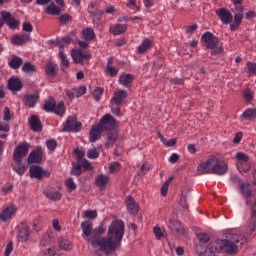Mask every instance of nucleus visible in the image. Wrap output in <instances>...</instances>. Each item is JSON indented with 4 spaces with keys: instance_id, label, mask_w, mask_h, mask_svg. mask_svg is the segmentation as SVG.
I'll use <instances>...</instances> for the list:
<instances>
[{
    "instance_id": "1",
    "label": "nucleus",
    "mask_w": 256,
    "mask_h": 256,
    "mask_svg": "<svg viewBox=\"0 0 256 256\" xmlns=\"http://www.w3.org/2000/svg\"><path fill=\"white\" fill-rule=\"evenodd\" d=\"M243 237L239 234H226L225 238L210 241L207 247L198 244L196 253L199 256H216L217 253H226L227 255H237L241 247Z\"/></svg>"
},
{
    "instance_id": "2",
    "label": "nucleus",
    "mask_w": 256,
    "mask_h": 256,
    "mask_svg": "<svg viewBox=\"0 0 256 256\" xmlns=\"http://www.w3.org/2000/svg\"><path fill=\"white\" fill-rule=\"evenodd\" d=\"M123 235H125V223L123 220H113L108 227L106 240H102L107 256L115 253L121 247Z\"/></svg>"
},
{
    "instance_id": "3",
    "label": "nucleus",
    "mask_w": 256,
    "mask_h": 256,
    "mask_svg": "<svg viewBox=\"0 0 256 256\" xmlns=\"http://www.w3.org/2000/svg\"><path fill=\"white\" fill-rule=\"evenodd\" d=\"M197 171L202 175H225L229 171V165L225 160L212 155L208 158V160L200 163L197 167Z\"/></svg>"
},
{
    "instance_id": "4",
    "label": "nucleus",
    "mask_w": 256,
    "mask_h": 256,
    "mask_svg": "<svg viewBox=\"0 0 256 256\" xmlns=\"http://www.w3.org/2000/svg\"><path fill=\"white\" fill-rule=\"evenodd\" d=\"M113 127H115V118L111 114L104 115L98 125L92 126L89 137L90 143L99 141L101 133L105 130L113 129Z\"/></svg>"
},
{
    "instance_id": "5",
    "label": "nucleus",
    "mask_w": 256,
    "mask_h": 256,
    "mask_svg": "<svg viewBox=\"0 0 256 256\" xmlns=\"http://www.w3.org/2000/svg\"><path fill=\"white\" fill-rule=\"evenodd\" d=\"M103 233H105V228H103V226L95 228L92 232V237L90 240V244L94 249V253L98 256L103 255V253L107 255V248H105V244L103 243V241L107 240V237L101 238Z\"/></svg>"
},
{
    "instance_id": "6",
    "label": "nucleus",
    "mask_w": 256,
    "mask_h": 256,
    "mask_svg": "<svg viewBox=\"0 0 256 256\" xmlns=\"http://www.w3.org/2000/svg\"><path fill=\"white\" fill-rule=\"evenodd\" d=\"M201 43L206 49H211V55H219L223 52V43L211 32H206L202 35Z\"/></svg>"
},
{
    "instance_id": "7",
    "label": "nucleus",
    "mask_w": 256,
    "mask_h": 256,
    "mask_svg": "<svg viewBox=\"0 0 256 256\" xmlns=\"http://www.w3.org/2000/svg\"><path fill=\"white\" fill-rule=\"evenodd\" d=\"M127 95L128 94L125 90H118L114 92V96L110 100L113 115H117V117H119L121 113V105H123L125 99H127Z\"/></svg>"
},
{
    "instance_id": "8",
    "label": "nucleus",
    "mask_w": 256,
    "mask_h": 256,
    "mask_svg": "<svg viewBox=\"0 0 256 256\" xmlns=\"http://www.w3.org/2000/svg\"><path fill=\"white\" fill-rule=\"evenodd\" d=\"M43 109L47 113H55L56 115H60V117H63V115H65V103L59 102L57 105L55 98L51 96L44 101Z\"/></svg>"
},
{
    "instance_id": "9",
    "label": "nucleus",
    "mask_w": 256,
    "mask_h": 256,
    "mask_svg": "<svg viewBox=\"0 0 256 256\" xmlns=\"http://www.w3.org/2000/svg\"><path fill=\"white\" fill-rule=\"evenodd\" d=\"M63 131L77 133L81 131V122L77 121V116H69L64 124Z\"/></svg>"
},
{
    "instance_id": "10",
    "label": "nucleus",
    "mask_w": 256,
    "mask_h": 256,
    "mask_svg": "<svg viewBox=\"0 0 256 256\" xmlns=\"http://www.w3.org/2000/svg\"><path fill=\"white\" fill-rule=\"evenodd\" d=\"M29 153V143L24 142L18 145L13 152V161H23V157H27Z\"/></svg>"
},
{
    "instance_id": "11",
    "label": "nucleus",
    "mask_w": 256,
    "mask_h": 256,
    "mask_svg": "<svg viewBox=\"0 0 256 256\" xmlns=\"http://www.w3.org/2000/svg\"><path fill=\"white\" fill-rule=\"evenodd\" d=\"M234 22L230 24L231 31H237L239 29V25L243 21V13H245V8L243 6H236L234 8Z\"/></svg>"
},
{
    "instance_id": "12",
    "label": "nucleus",
    "mask_w": 256,
    "mask_h": 256,
    "mask_svg": "<svg viewBox=\"0 0 256 256\" xmlns=\"http://www.w3.org/2000/svg\"><path fill=\"white\" fill-rule=\"evenodd\" d=\"M81 229L83 239L91 243V237H93V222H91V220L82 222Z\"/></svg>"
},
{
    "instance_id": "13",
    "label": "nucleus",
    "mask_w": 256,
    "mask_h": 256,
    "mask_svg": "<svg viewBox=\"0 0 256 256\" xmlns=\"http://www.w3.org/2000/svg\"><path fill=\"white\" fill-rule=\"evenodd\" d=\"M31 179L41 180L43 177H49V172L43 170L42 167L38 165H32L29 170Z\"/></svg>"
},
{
    "instance_id": "14",
    "label": "nucleus",
    "mask_w": 256,
    "mask_h": 256,
    "mask_svg": "<svg viewBox=\"0 0 256 256\" xmlns=\"http://www.w3.org/2000/svg\"><path fill=\"white\" fill-rule=\"evenodd\" d=\"M0 15L6 25H8L9 29H17L19 27V21L15 19L10 12L3 10L0 12Z\"/></svg>"
},
{
    "instance_id": "15",
    "label": "nucleus",
    "mask_w": 256,
    "mask_h": 256,
    "mask_svg": "<svg viewBox=\"0 0 256 256\" xmlns=\"http://www.w3.org/2000/svg\"><path fill=\"white\" fill-rule=\"evenodd\" d=\"M30 234L31 229L29 228V225H27V222H22L18 231V241H21V243L29 241Z\"/></svg>"
},
{
    "instance_id": "16",
    "label": "nucleus",
    "mask_w": 256,
    "mask_h": 256,
    "mask_svg": "<svg viewBox=\"0 0 256 256\" xmlns=\"http://www.w3.org/2000/svg\"><path fill=\"white\" fill-rule=\"evenodd\" d=\"M72 59L74 63H83L85 59H91V53L81 49L72 50Z\"/></svg>"
},
{
    "instance_id": "17",
    "label": "nucleus",
    "mask_w": 256,
    "mask_h": 256,
    "mask_svg": "<svg viewBox=\"0 0 256 256\" xmlns=\"http://www.w3.org/2000/svg\"><path fill=\"white\" fill-rule=\"evenodd\" d=\"M215 13L222 23H224V25H229V23L233 21V14H231V12L225 8L217 9L215 10Z\"/></svg>"
},
{
    "instance_id": "18",
    "label": "nucleus",
    "mask_w": 256,
    "mask_h": 256,
    "mask_svg": "<svg viewBox=\"0 0 256 256\" xmlns=\"http://www.w3.org/2000/svg\"><path fill=\"white\" fill-rule=\"evenodd\" d=\"M41 161H43V150H41V147H38L29 154L27 163L28 165H33V163H41Z\"/></svg>"
},
{
    "instance_id": "19",
    "label": "nucleus",
    "mask_w": 256,
    "mask_h": 256,
    "mask_svg": "<svg viewBox=\"0 0 256 256\" xmlns=\"http://www.w3.org/2000/svg\"><path fill=\"white\" fill-rule=\"evenodd\" d=\"M11 167L14 173H17L19 177H23L25 173H27V169H29V166H27V164H23V161L20 160H13Z\"/></svg>"
},
{
    "instance_id": "20",
    "label": "nucleus",
    "mask_w": 256,
    "mask_h": 256,
    "mask_svg": "<svg viewBox=\"0 0 256 256\" xmlns=\"http://www.w3.org/2000/svg\"><path fill=\"white\" fill-rule=\"evenodd\" d=\"M125 205L130 215H137L139 213V204L132 196H127L125 199Z\"/></svg>"
},
{
    "instance_id": "21",
    "label": "nucleus",
    "mask_w": 256,
    "mask_h": 256,
    "mask_svg": "<svg viewBox=\"0 0 256 256\" xmlns=\"http://www.w3.org/2000/svg\"><path fill=\"white\" fill-rule=\"evenodd\" d=\"M169 223H170V226H169L170 229H172V231H175L177 235H181L182 237H187V229L183 227V224H181V222L175 219H171Z\"/></svg>"
},
{
    "instance_id": "22",
    "label": "nucleus",
    "mask_w": 256,
    "mask_h": 256,
    "mask_svg": "<svg viewBox=\"0 0 256 256\" xmlns=\"http://www.w3.org/2000/svg\"><path fill=\"white\" fill-rule=\"evenodd\" d=\"M17 213V206L10 205L6 209H4L0 213V221H3V223H7L11 217H13V214Z\"/></svg>"
},
{
    "instance_id": "23",
    "label": "nucleus",
    "mask_w": 256,
    "mask_h": 256,
    "mask_svg": "<svg viewBox=\"0 0 256 256\" xmlns=\"http://www.w3.org/2000/svg\"><path fill=\"white\" fill-rule=\"evenodd\" d=\"M39 101V94L34 93V94H29L23 97V104L26 107H29V109H33L35 105H37V102Z\"/></svg>"
},
{
    "instance_id": "24",
    "label": "nucleus",
    "mask_w": 256,
    "mask_h": 256,
    "mask_svg": "<svg viewBox=\"0 0 256 256\" xmlns=\"http://www.w3.org/2000/svg\"><path fill=\"white\" fill-rule=\"evenodd\" d=\"M117 121L115 120L114 127L106 130L107 133V142L105 143V147H113L115 145V141H117V131L115 130V124Z\"/></svg>"
},
{
    "instance_id": "25",
    "label": "nucleus",
    "mask_w": 256,
    "mask_h": 256,
    "mask_svg": "<svg viewBox=\"0 0 256 256\" xmlns=\"http://www.w3.org/2000/svg\"><path fill=\"white\" fill-rule=\"evenodd\" d=\"M29 123L30 129H32V131H34L35 133L43 131V124L41 123V119H39V116L32 115Z\"/></svg>"
},
{
    "instance_id": "26",
    "label": "nucleus",
    "mask_w": 256,
    "mask_h": 256,
    "mask_svg": "<svg viewBox=\"0 0 256 256\" xmlns=\"http://www.w3.org/2000/svg\"><path fill=\"white\" fill-rule=\"evenodd\" d=\"M239 187H240L241 194L243 195V197L246 198V205H250L251 202H249V197L253 195V189H251V185L245 182V183H241Z\"/></svg>"
},
{
    "instance_id": "27",
    "label": "nucleus",
    "mask_w": 256,
    "mask_h": 256,
    "mask_svg": "<svg viewBox=\"0 0 256 256\" xmlns=\"http://www.w3.org/2000/svg\"><path fill=\"white\" fill-rule=\"evenodd\" d=\"M8 89L10 91H21L23 89V82L17 77H11L8 80Z\"/></svg>"
},
{
    "instance_id": "28",
    "label": "nucleus",
    "mask_w": 256,
    "mask_h": 256,
    "mask_svg": "<svg viewBox=\"0 0 256 256\" xmlns=\"http://www.w3.org/2000/svg\"><path fill=\"white\" fill-rule=\"evenodd\" d=\"M109 181H110L109 175L100 174L95 179V185H96V187H99L100 189H105V187H107V183H109Z\"/></svg>"
},
{
    "instance_id": "29",
    "label": "nucleus",
    "mask_w": 256,
    "mask_h": 256,
    "mask_svg": "<svg viewBox=\"0 0 256 256\" xmlns=\"http://www.w3.org/2000/svg\"><path fill=\"white\" fill-rule=\"evenodd\" d=\"M31 39V34H22V35H15L12 38L13 45H23L24 43H27Z\"/></svg>"
},
{
    "instance_id": "30",
    "label": "nucleus",
    "mask_w": 256,
    "mask_h": 256,
    "mask_svg": "<svg viewBox=\"0 0 256 256\" xmlns=\"http://www.w3.org/2000/svg\"><path fill=\"white\" fill-rule=\"evenodd\" d=\"M44 195L45 197H47V199H50V201H61V193L57 190H48V191H44Z\"/></svg>"
},
{
    "instance_id": "31",
    "label": "nucleus",
    "mask_w": 256,
    "mask_h": 256,
    "mask_svg": "<svg viewBox=\"0 0 256 256\" xmlns=\"http://www.w3.org/2000/svg\"><path fill=\"white\" fill-rule=\"evenodd\" d=\"M196 239H198L199 243L196 244L197 245H203V247H207L209 244H205V243H209V241L211 240V236H209V234L207 233H198L196 234ZM195 249L197 250V247H195Z\"/></svg>"
},
{
    "instance_id": "32",
    "label": "nucleus",
    "mask_w": 256,
    "mask_h": 256,
    "mask_svg": "<svg viewBox=\"0 0 256 256\" xmlns=\"http://www.w3.org/2000/svg\"><path fill=\"white\" fill-rule=\"evenodd\" d=\"M242 119H245L246 121H253L256 119V109L255 108H248L246 109L242 115Z\"/></svg>"
},
{
    "instance_id": "33",
    "label": "nucleus",
    "mask_w": 256,
    "mask_h": 256,
    "mask_svg": "<svg viewBox=\"0 0 256 256\" xmlns=\"http://www.w3.org/2000/svg\"><path fill=\"white\" fill-rule=\"evenodd\" d=\"M110 31L113 35H122L127 31V24H115L110 28Z\"/></svg>"
},
{
    "instance_id": "34",
    "label": "nucleus",
    "mask_w": 256,
    "mask_h": 256,
    "mask_svg": "<svg viewBox=\"0 0 256 256\" xmlns=\"http://www.w3.org/2000/svg\"><path fill=\"white\" fill-rule=\"evenodd\" d=\"M153 45V43L150 41L149 38L145 39L141 45L138 46V53L140 55H143V53H147V51H149V49H151V46Z\"/></svg>"
},
{
    "instance_id": "35",
    "label": "nucleus",
    "mask_w": 256,
    "mask_h": 256,
    "mask_svg": "<svg viewBox=\"0 0 256 256\" xmlns=\"http://www.w3.org/2000/svg\"><path fill=\"white\" fill-rule=\"evenodd\" d=\"M82 37L84 41H93L95 39V31L92 30V28H84L82 30Z\"/></svg>"
},
{
    "instance_id": "36",
    "label": "nucleus",
    "mask_w": 256,
    "mask_h": 256,
    "mask_svg": "<svg viewBox=\"0 0 256 256\" xmlns=\"http://www.w3.org/2000/svg\"><path fill=\"white\" fill-rule=\"evenodd\" d=\"M133 82V75L131 74H122L119 78V83L124 85V87H130Z\"/></svg>"
},
{
    "instance_id": "37",
    "label": "nucleus",
    "mask_w": 256,
    "mask_h": 256,
    "mask_svg": "<svg viewBox=\"0 0 256 256\" xmlns=\"http://www.w3.org/2000/svg\"><path fill=\"white\" fill-rule=\"evenodd\" d=\"M46 74L48 77H56L57 75V64L48 62L46 66Z\"/></svg>"
},
{
    "instance_id": "38",
    "label": "nucleus",
    "mask_w": 256,
    "mask_h": 256,
    "mask_svg": "<svg viewBox=\"0 0 256 256\" xmlns=\"http://www.w3.org/2000/svg\"><path fill=\"white\" fill-rule=\"evenodd\" d=\"M8 65L11 67V69H19V67L23 65V59L18 56H13Z\"/></svg>"
},
{
    "instance_id": "39",
    "label": "nucleus",
    "mask_w": 256,
    "mask_h": 256,
    "mask_svg": "<svg viewBox=\"0 0 256 256\" xmlns=\"http://www.w3.org/2000/svg\"><path fill=\"white\" fill-rule=\"evenodd\" d=\"M59 57L61 59L62 71L65 72V69H69V59L63 50L59 51Z\"/></svg>"
},
{
    "instance_id": "40",
    "label": "nucleus",
    "mask_w": 256,
    "mask_h": 256,
    "mask_svg": "<svg viewBox=\"0 0 256 256\" xmlns=\"http://www.w3.org/2000/svg\"><path fill=\"white\" fill-rule=\"evenodd\" d=\"M23 73H36L37 66L33 65L31 62H25L22 66Z\"/></svg>"
},
{
    "instance_id": "41",
    "label": "nucleus",
    "mask_w": 256,
    "mask_h": 256,
    "mask_svg": "<svg viewBox=\"0 0 256 256\" xmlns=\"http://www.w3.org/2000/svg\"><path fill=\"white\" fill-rule=\"evenodd\" d=\"M46 13L48 15H59L61 13V8L57 7L55 4H51L47 6Z\"/></svg>"
},
{
    "instance_id": "42",
    "label": "nucleus",
    "mask_w": 256,
    "mask_h": 256,
    "mask_svg": "<svg viewBox=\"0 0 256 256\" xmlns=\"http://www.w3.org/2000/svg\"><path fill=\"white\" fill-rule=\"evenodd\" d=\"M187 199H191V192H186L180 198V206L182 209H189V205L187 204Z\"/></svg>"
},
{
    "instance_id": "43",
    "label": "nucleus",
    "mask_w": 256,
    "mask_h": 256,
    "mask_svg": "<svg viewBox=\"0 0 256 256\" xmlns=\"http://www.w3.org/2000/svg\"><path fill=\"white\" fill-rule=\"evenodd\" d=\"M173 181V177H170L167 179V181H165V183L162 185L161 187V195L163 197H167V191H169V185H171Z\"/></svg>"
},
{
    "instance_id": "44",
    "label": "nucleus",
    "mask_w": 256,
    "mask_h": 256,
    "mask_svg": "<svg viewBox=\"0 0 256 256\" xmlns=\"http://www.w3.org/2000/svg\"><path fill=\"white\" fill-rule=\"evenodd\" d=\"M71 43V37L64 36L61 40L58 41V46L60 47V51H63V47H68Z\"/></svg>"
},
{
    "instance_id": "45",
    "label": "nucleus",
    "mask_w": 256,
    "mask_h": 256,
    "mask_svg": "<svg viewBox=\"0 0 256 256\" xmlns=\"http://www.w3.org/2000/svg\"><path fill=\"white\" fill-rule=\"evenodd\" d=\"M40 245L41 247H47V245H51V234L46 233L43 235V237L40 239Z\"/></svg>"
},
{
    "instance_id": "46",
    "label": "nucleus",
    "mask_w": 256,
    "mask_h": 256,
    "mask_svg": "<svg viewBox=\"0 0 256 256\" xmlns=\"http://www.w3.org/2000/svg\"><path fill=\"white\" fill-rule=\"evenodd\" d=\"M59 248L62 249L63 251H70L71 249V242L67 239H61L59 241Z\"/></svg>"
},
{
    "instance_id": "47",
    "label": "nucleus",
    "mask_w": 256,
    "mask_h": 256,
    "mask_svg": "<svg viewBox=\"0 0 256 256\" xmlns=\"http://www.w3.org/2000/svg\"><path fill=\"white\" fill-rule=\"evenodd\" d=\"M150 169L151 165L149 164V162H144L140 168V173H138V175L140 177H144V175H147V173H149Z\"/></svg>"
},
{
    "instance_id": "48",
    "label": "nucleus",
    "mask_w": 256,
    "mask_h": 256,
    "mask_svg": "<svg viewBox=\"0 0 256 256\" xmlns=\"http://www.w3.org/2000/svg\"><path fill=\"white\" fill-rule=\"evenodd\" d=\"M77 163L80 165V168L84 169L85 171H89V169H91V162L87 159L79 160Z\"/></svg>"
},
{
    "instance_id": "49",
    "label": "nucleus",
    "mask_w": 256,
    "mask_h": 256,
    "mask_svg": "<svg viewBox=\"0 0 256 256\" xmlns=\"http://www.w3.org/2000/svg\"><path fill=\"white\" fill-rule=\"evenodd\" d=\"M104 89L101 87H97L93 92V97L95 101H100L103 96Z\"/></svg>"
},
{
    "instance_id": "50",
    "label": "nucleus",
    "mask_w": 256,
    "mask_h": 256,
    "mask_svg": "<svg viewBox=\"0 0 256 256\" xmlns=\"http://www.w3.org/2000/svg\"><path fill=\"white\" fill-rule=\"evenodd\" d=\"M70 173H71V175H75L76 177H79V175H81V173H83V170L81 169V166L78 162L76 163V165L73 166Z\"/></svg>"
},
{
    "instance_id": "51",
    "label": "nucleus",
    "mask_w": 256,
    "mask_h": 256,
    "mask_svg": "<svg viewBox=\"0 0 256 256\" xmlns=\"http://www.w3.org/2000/svg\"><path fill=\"white\" fill-rule=\"evenodd\" d=\"M88 159H97L99 157V151L96 148L89 149L87 151Z\"/></svg>"
},
{
    "instance_id": "52",
    "label": "nucleus",
    "mask_w": 256,
    "mask_h": 256,
    "mask_svg": "<svg viewBox=\"0 0 256 256\" xmlns=\"http://www.w3.org/2000/svg\"><path fill=\"white\" fill-rule=\"evenodd\" d=\"M97 217V210H86L84 212L85 219H95Z\"/></svg>"
},
{
    "instance_id": "53",
    "label": "nucleus",
    "mask_w": 256,
    "mask_h": 256,
    "mask_svg": "<svg viewBox=\"0 0 256 256\" xmlns=\"http://www.w3.org/2000/svg\"><path fill=\"white\" fill-rule=\"evenodd\" d=\"M236 159L238 161H243L244 163H249V156H247V154L243 153V152H237L236 153Z\"/></svg>"
},
{
    "instance_id": "54",
    "label": "nucleus",
    "mask_w": 256,
    "mask_h": 256,
    "mask_svg": "<svg viewBox=\"0 0 256 256\" xmlns=\"http://www.w3.org/2000/svg\"><path fill=\"white\" fill-rule=\"evenodd\" d=\"M120 170H121V164H119V162H113L109 166V172L110 173H117Z\"/></svg>"
},
{
    "instance_id": "55",
    "label": "nucleus",
    "mask_w": 256,
    "mask_h": 256,
    "mask_svg": "<svg viewBox=\"0 0 256 256\" xmlns=\"http://www.w3.org/2000/svg\"><path fill=\"white\" fill-rule=\"evenodd\" d=\"M12 119H13V114H11V109H9V107H5L3 120L12 121Z\"/></svg>"
},
{
    "instance_id": "56",
    "label": "nucleus",
    "mask_w": 256,
    "mask_h": 256,
    "mask_svg": "<svg viewBox=\"0 0 256 256\" xmlns=\"http://www.w3.org/2000/svg\"><path fill=\"white\" fill-rule=\"evenodd\" d=\"M106 71H107V73H109L110 77H115V76H117V73H119V69H117L111 65H107Z\"/></svg>"
},
{
    "instance_id": "57",
    "label": "nucleus",
    "mask_w": 256,
    "mask_h": 256,
    "mask_svg": "<svg viewBox=\"0 0 256 256\" xmlns=\"http://www.w3.org/2000/svg\"><path fill=\"white\" fill-rule=\"evenodd\" d=\"M66 185L68 189H70L71 191H75L77 189V184H75V181H73V178L67 179Z\"/></svg>"
},
{
    "instance_id": "58",
    "label": "nucleus",
    "mask_w": 256,
    "mask_h": 256,
    "mask_svg": "<svg viewBox=\"0 0 256 256\" xmlns=\"http://www.w3.org/2000/svg\"><path fill=\"white\" fill-rule=\"evenodd\" d=\"M153 233H154V235H155V237H156V239H163V230H161V228L160 227H154L153 228Z\"/></svg>"
},
{
    "instance_id": "59",
    "label": "nucleus",
    "mask_w": 256,
    "mask_h": 256,
    "mask_svg": "<svg viewBox=\"0 0 256 256\" xmlns=\"http://www.w3.org/2000/svg\"><path fill=\"white\" fill-rule=\"evenodd\" d=\"M47 145V149H49V151H55V149H57V141L55 140H48L46 142Z\"/></svg>"
},
{
    "instance_id": "60",
    "label": "nucleus",
    "mask_w": 256,
    "mask_h": 256,
    "mask_svg": "<svg viewBox=\"0 0 256 256\" xmlns=\"http://www.w3.org/2000/svg\"><path fill=\"white\" fill-rule=\"evenodd\" d=\"M244 99L247 101V103H251L253 99V92L249 89L244 91Z\"/></svg>"
},
{
    "instance_id": "61",
    "label": "nucleus",
    "mask_w": 256,
    "mask_h": 256,
    "mask_svg": "<svg viewBox=\"0 0 256 256\" xmlns=\"http://www.w3.org/2000/svg\"><path fill=\"white\" fill-rule=\"evenodd\" d=\"M22 29L26 33H33V25H31V23L29 22H24L22 25Z\"/></svg>"
},
{
    "instance_id": "62",
    "label": "nucleus",
    "mask_w": 256,
    "mask_h": 256,
    "mask_svg": "<svg viewBox=\"0 0 256 256\" xmlns=\"http://www.w3.org/2000/svg\"><path fill=\"white\" fill-rule=\"evenodd\" d=\"M247 68L250 73H252L253 75H256V63L248 62Z\"/></svg>"
},
{
    "instance_id": "63",
    "label": "nucleus",
    "mask_w": 256,
    "mask_h": 256,
    "mask_svg": "<svg viewBox=\"0 0 256 256\" xmlns=\"http://www.w3.org/2000/svg\"><path fill=\"white\" fill-rule=\"evenodd\" d=\"M11 253H13V242H9L6 246V249H5V256H9L11 255Z\"/></svg>"
},
{
    "instance_id": "64",
    "label": "nucleus",
    "mask_w": 256,
    "mask_h": 256,
    "mask_svg": "<svg viewBox=\"0 0 256 256\" xmlns=\"http://www.w3.org/2000/svg\"><path fill=\"white\" fill-rule=\"evenodd\" d=\"M42 256H55V248L51 247L46 249Z\"/></svg>"
}]
</instances>
